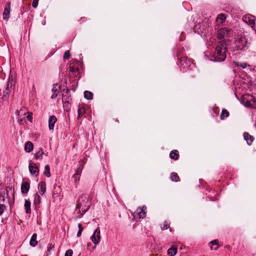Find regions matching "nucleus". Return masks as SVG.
Wrapping results in <instances>:
<instances>
[{"mask_svg":"<svg viewBox=\"0 0 256 256\" xmlns=\"http://www.w3.org/2000/svg\"><path fill=\"white\" fill-rule=\"evenodd\" d=\"M227 47L226 41H220L218 42L213 54L214 61L221 62L224 60L226 58Z\"/></svg>","mask_w":256,"mask_h":256,"instance_id":"1","label":"nucleus"},{"mask_svg":"<svg viewBox=\"0 0 256 256\" xmlns=\"http://www.w3.org/2000/svg\"><path fill=\"white\" fill-rule=\"evenodd\" d=\"M92 196L82 194L78 200L76 208L80 210L82 214L86 213L90 208L91 206Z\"/></svg>","mask_w":256,"mask_h":256,"instance_id":"2","label":"nucleus"},{"mask_svg":"<svg viewBox=\"0 0 256 256\" xmlns=\"http://www.w3.org/2000/svg\"><path fill=\"white\" fill-rule=\"evenodd\" d=\"M234 44L238 50H244L248 48L249 44L244 36H240L235 40Z\"/></svg>","mask_w":256,"mask_h":256,"instance_id":"3","label":"nucleus"},{"mask_svg":"<svg viewBox=\"0 0 256 256\" xmlns=\"http://www.w3.org/2000/svg\"><path fill=\"white\" fill-rule=\"evenodd\" d=\"M241 103L246 107H254L256 106V99L250 94H244L242 97Z\"/></svg>","mask_w":256,"mask_h":256,"instance_id":"4","label":"nucleus"},{"mask_svg":"<svg viewBox=\"0 0 256 256\" xmlns=\"http://www.w3.org/2000/svg\"><path fill=\"white\" fill-rule=\"evenodd\" d=\"M242 20L256 31V18L254 16L251 14H246L243 16Z\"/></svg>","mask_w":256,"mask_h":256,"instance_id":"5","label":"nucleus"},{"mask_svg":"<svg viewBox=\"0 0 256 256\" xmlns=\"http://www.w3.org/2000/svg\"><path fill=\"white\" fill-rule=\"evenodd\" d=\"M232 31L228 28H221L218 31L217 34L218 39L221 40L224 38L226 40L230 36ZM223 41H225L224 40Z\"/></svg>","mask_w":256,"mask_h":256,"instance_id":"6","label":"nucleus"},{"mask_svg":"<svg viewBox=\"0 0 256 256\" xmlns=\"http://www.w3.org/2000/svg\"><path fill=\"white\" fill-rule=\"evenodd\" d=\"M180 64L184 68H189L193 64L190 60L186 57H182L180 58Z\"/></svg>","mask_w":256,"mask_h":256,"instance_id":"7","label":"nucleus"},{"mask_svg":"<svg viewBox=\"0 0 256 256\" xmlns=\"http://www.w3.org/2000/svg\"><path fill=\"white\" fill-rule=\"evenodd\" d=\"M100 230L98 228L94 232L92 236L91 237L92 242L95 244H98L100 241Z\"/></svg>","mask_w":256,"mask_h":256,"instance_id":"8","label":"nucleus"},{"mask_svg":"<svg viewBox=\"0 0 256 256\" xmlns=\"http://www.w3.org/2000/svg\"><path fill=\"white\" fill-rule=\"evenodd\" d=\"M10 2H8L4 7L3 12V19L5 20H8L10 18Z\"/></svg>","mask_w":256,"mask_h":256,"instance_id":"9","label":"nucleus"},{"mask_svg":"<svg viewBox=\"0 0 256 256\" xmlns=\"http://www.w3.org/2000/svg\"><path fill=\"white\" fill-rule=\"evenodd\" d=\"M28 169L30 174L32 175L37 176L39 173V170L37 166L34 163H30Z\"/></svg>","mask_w":256,"mask_h":256,"instance_id":"10","label":"nucleus"},{"mask_svg":"<svg viewBox=\"0 0 256 256\" xmlns=\"http://www.w3.org/2000/svg\"><path fill=\"white\" fill-rule=\"evenodd\" d=\"M146 206L138 208L136 211V214L140 218H144L146 216Z\"/></svg>","mask_w":256,"mask_h":256,"instance_id":"11","label":"nucleus"},{"mask_svg":"<svg viewBox=\"0 0 256 256\" xmlns=\"http://www.w3.org/2000/svg\"><path fill=\"white\" fill-rule=\"evenodd\" d=\"M57 120L56 118L54 116H51L48 118V128L50 130H53L54 124Z\"/></svg>","mask_w":256,"mask_h":256,"instance_id":"12","label":"nucleus"},{"mask_svg":"<svg viewBox=\"0 0 256 256\" xmlns=\"http://www.w3.org/2000/svg\"><path fill=\"white\" fill-rule=\"evenodd\" d=\"M30 182H24L21 186V191L22 194H26L30 190Z\"/></svg>","mask_w":256,"mask_h":256,"instance_id":"13","label":"nucleus"},{"mask_svg":"<svg viewBox=\"0 0 256 256\" xmlns=\"http://www.w3.org/2000/svg\"><path fill=\"white\" fill-rule=\"evenodd\" d=\"M244 138L249 146L252 144L254 141V137L252 136L245 132L244 133Z\"/></svg>","mask_w":256,"mask_h":256,"instance_id":"14","label":"nucleus"},{"mask_svg":"<svg viewBox=\"0 0 256 256\" xmlns=\"http://www.w3.org/2000/svg\"><path fill=\"white\" fill-rule=\"evenodd\" d=\"M34 149V145L32 143L30 142H27L24 145V150L27 152H30Z\"/></svg>","mask_w":256,"mask_h":256,"instance_id":"15","label":"nucleus"},{"mask_svg":"<svg viewBox=\"0 0 256 256\" xmlns=\"http://www.w3.org/2000/svg\"><path fill=\"white\" fill-rule=\"evenodd\" d=\"M30 206H31V203H30V200H26L24 206L25 212L28 214H30L31 213Z\"/></svg>","mask_w":256,"mask_h":256,"instance_id":"16","label":"nucleus"},{"mask_svg":"<svg viewBox=\"0 0 256 256\" xmlns=\"http://www.w3.org/2000/svg\"><path fill=\"white\" fill-rule=\"evenodd\" d=\"M34 204L36 208H38L39 204L41 202L40 196L38 194H34Z\"/></svg>","mask_w":256,"mask_h":256,"instance_id":"17","label":"nucleus"},{"mask_svg":"<svg viewBox=\"0 0 256 256\" xmlns=\"http://www.w3.org/2000/svg\"><path fill=\"white\" fill-rule=\"evenodd\" d=\"M38 190L41 195H43L46 190V184L44 182H41L38 184Z\"/></svg>","mask_w":256,"mask_h":256,"instance_id":"18","label":"nucleus"},{"mask_svg":"<svg viewBox=\"0 0 256 256\" xmlns=\"http://www.w3.org/2000/svg\"><path fill=\"white\" fill-rule=\"evenodd\" d=\"M84 162L83 160H80L78 162V166L76 170L78 174H81L82 169L84 168Z\"/></svg>","mask_w":256,"mask_h":256,"instance_id":"19","label":"nucleus"},{"mask_svg":"<svg viewBox=\"0 0 256 256\" xmlns=\"http://www.w3.org/2000/svg\"><path fill=\"white\" fill-rule=\"evenodd\" d=\"M37 235L36 234H34L30 238V246L34 247L36 246L38 242L36 240Z\"/></svg>","mask_w":256,"mask_h":256,"instance_id":"20","label":"nucleus"},{"mask_svg":"<svg viewBox=\"0 0 256 256\" xmlns=\"http://www.w3.org/2000/svg\"><path fill=\"white\" fill-rule=\"evenodd\" d=\"M44 154V153L42 148H40L34 154V158L36 160H42Z\"/></svg>","mask_w":256,"mask_h":256,"instance_id":"21","label":"nucleus"},{"mask_svg":"<svg viewBox=\"0 0 256 256\" xmlns=\"http://www.w3.org/2000/svg\"><path fill=\"white\" fill-rule=\"evenodd\" d=\"M235 66L236 67H240L243 69L250 68V66L246 62H234Z\"/></svg>","mask_w":256,"mask_h":256,"instance_id":"22","label":"nucleus"},{"mask_svg":"<svg viewBox=\"0 0 256 256\" xmlns=\"http://www.w3.org/2000/svg\"><path fill=\"white\" fill-rule=\"evenodd\" d=\"M170 156L172 159H174V160H178L179 156L178 151L177 150H173L171 151Z\"/></svg>","mask_w":256,"mask_h":256,"instance_id":"23","label":"nucleus"},{"mask_svg":"<svg viewBox=\"0 0 256 256\" xmlns=\"http://www.w3.org/2000/svg\"><path fill=\"white\" fill-rule=\"evenodd\" d=\"M177 252V248L172 246L168 250V253L170 256H174Z\"/></svg>","mask_w":256,"mask_h":256,"instance_id":"24","label":"nucleus"},{"mask_svg":"<svg viewBox=\"0 0 256 256\" xmlns=\"http://www.w3.org/2000/svg\"><path fill=\"white\" fill-rule=\"evenodd\" d=\"M84 97L87 100H92L93 94L91 92L86 90L84 92Z\"/></svg>","mask_w":256,"mask_h":256,"instance_id":"25","label":"nucleus"},{"mask_svg":"<svg viewBox=\"0 0 256 256\" xmlns=\"http://www.w3.org/2000/svg\"><path fill=\"white\" fill-rule=\"evenodd\" d=\"M44 174L48 178L50 176V168L48 165L45 166Z\"/></svg>","mask_w":256,"mask_h":256,"instance_id":"26","label":"nucleus"},{"mask_svg":"<svg viewBox=\"0 0 256 256\" xmlns=\"http://www.w3.org/2000/svg\"><path fill=\"white\" fill-rule=\"evenodd\" d=\"M27 110L25 108H22L19 111H18L16 112V114H18V116H24L26 115V114H28Z\"/></svg>","mask_w":256,"mask_h":256,"instance_id":"27","label":"nucleus"},{"mask_svg":"<svg viewBox=\"0 0 256 256\" xmlns=\"http://www.w3.org/2000/svg\"><path fill=\"white\" fill-rule=\"evenodd\" d=\"M6 196L8 198V200H9V199H10L9 192H10L14 196V188L12 187L8 186V188H6Z\"/></svg>","mask_w":256,"mask_h":256,"instance_id":"28","label":"nucleus"},{"mask_svg":"<svg viewBox=\"0 0 256 256\" xmlns=\"http://www.w3.org/2000/svg\"><path fill=\"white\" fill-rule=\"evenodd\" d=\"M229 116V113L226 110L224 109L222 110L220 118L221 120H223L227 118Z\"/></svg>","mask_w":256,"mask_h":256,"instance_id":"29","label":"nucleus"},{"mask_svg":"<svg viewBox=\"0 0 256 256\" xmlns=\"http://www.w3.org/2000/svg\"><path fill=\"white\" fill-rule=\"evenodd\" d=\"M13 84H14V80H13L12 78H9V79L8 81V82H7L6 88L5 90H10V88H12Z\"/></svg>","mask_w":256,"mask_h":256,"instance_id":"30","label":"nucleus"},{"mask_svg":"<svg viewBox=\"0 0 256 256\" xmlns=\"http://www.w3.org/2000/svg\"><path fill=\"white\" fill-rule=\"evenodd\" d=\"M170 179L174 182L179 181V177L176 173L172 172L170 176Z\"/></svg>","mask_w":256,"mask_h":256,"instance_id":"31","label":"nucleus"},{"mask_svg":"<svg viewBox=\"0 0 256 256\" xmlns=\"http://www.w3.org/2000/svg\"><path fill=\"white\" fill-rule=\"evenodd\" d=\"M10 93V90H4L3 95H2V100H6L8 98Z\"/></svg>","mask_w":256,"mask_h":256,"instance_id":"32","label":"nucleus"},{"mask_svg":"<svg viewBox=\"0 0 256 256\" xmlns=\"http://www.w3.org/2000/svg\"><path fill=\"white\" fill-rule=\"evenodd\" d=\"M62 102H70L71 101V98L70 96H67L66 94H62Z\"/></svg>","mask_w":256,"mask_h":256,"instance_id":"33","label":"nucleus"},{"mask_svg":"<svg viewBox=\"0 0 256 256\" xmlns=\"http://www.w3.org/2000/svg\"><path fill=\"white\" fill-rule=\"evenodd\" d=\"M85 112V110L84 107L82 108H78V118L82 116Z\"/></svg>","mask_w":256,"mask_h":256,"instance_id":"34","label":"nucleus"},{"mask_svg":"<svg viewBox=\"0 0 256 256\" xmlns=\"http://www.w3.org/2000/svg\"><path fill=\"white\" fill-rule=\"evenodd\" d=\"M226 18V16L223 14H218L217 17V20H220L222 23L223 22H224Z\"/></svg>","mask_w":256,"mask_h":256,"instance_id":"35","label":"nucleus"},{"mask_svg":"<svg viewBox=\"0 0 256 256\" xmlns=\"http://www.w3.org/2000/svg\"><path fill=\"white\" fill-rule=\"evenodd\" d=\"M59 88L60 86L58 84H54L53 88H52V92L55 94H58Z\"/></svg>","mask_w":256,"mask_h":256,"instance_id":"36","label":"nucleus"},{"mask_svg":"<svg viewBox=\"0 0 256 256\" xmlns=\"http://www.w3.org/2000/svg\"><path fill=\"white\" fill-rule=\"evenodd\" d=\"M54 244H49V246L48 248V250L46 252V255L48 256L50 254V252L52 250H54Z\"/></svg>","mask_w":256,"mask_h":256,"instance_id":"37","label":"nucleus"},{"mask_svg":"<svg viewBox=\"0 0 256 256\" xmlns=\"http://www.w3.org/2000/svg\"><path fill=\"white\" fill-rule=\"evenodd\" d=\"M70 50H68L64 52L63 58H64V60H68L70 58Z\"/></svg>","mask_w":256,"mask_h":256,"instance_id":"38","label":"nucleus"},{"mask_svg":"<svg viewBox=\"0 0 256 256\" xmlns=\"http://www.w3.org/2000/svg\"><path fill=\"white\" fill-rule=\"evenodd\" d=\"M80 174H78L76 172L74 174L73 178H74V181L75 182H78L80 180Z\"/></svg>","mask_w":256,"mask_h":256,"instance_id":"39","label":"nucleus"},{"mask_svg":"<svg viewBox=\"0 0 256 256\" xmlns=\"http://www.w3.org/2000/svg\"><path fill=\"white\" fill-rule=\"evenodd\" d=\"M6 206L4 204H0V216H2L5 210Z\"/></svg>","mask_w":256,"mask_h":256,"instance_id":"40","label":"nucleus"},{"mask_svg":"<svg viewBox=\"0 0 256 256\" xmlns=\"http://www.w3.org/2000/svg\"><path fill=\"white\" fill-rule=\"evenodd\" d=\"M64 108V110L66 111H68L70 108V102H64L63 103Z\"/></svg>","mask_w":256,"mask_h":256,"instance_id":"41","label":"nucleus"},{"mask_svg":"<svg viewBox=\"0 0 256 256\" xmlns=\"http://www.w3.org/2000/svg\"><path fill=\"white\" fill-rule=\"evenodd\" d=\"M28 115L26 116L28 120L30 121V122H32V114L30 112H28Z\"/></svg>","mask_w":256,"mask_h":256,"instance_id":"42","label":"nucleus"},{"mask_svg":"<svg viewBox=\"0 0 256 256\" xmlns=\"http://www.w3.org/2000/svg\"><path fill=\"white\" fill-rule=\"evenodd\" d=\"M170 227V224L166 222L164 223L162 227V230H167Z\"/></svg>","mask_w":256,"mask_h":256,"instance_id":"43","label":"nucleus"},{"mask_svg":"<svg viewBox=\"0 0 256 256\" xmlns=\"http://www.w3.org/2000/svg\"><path fill=\"white\" fill-rule=\"evenodd\" d=\"M70 70L71 72H74L78 71V68L74 66H70Z\"/></svg>","mask_w":256,"mask_h":256,"instance_id":"44","label":"nucleus"},{"mask_svg":"<svg viewBox=\"0 0 256 256\" xmlns=\"http://www.w3.org/2000/svg\"><path fill=\"white\" fill-rule=\"evenodd\" d=\"M38 0H33L32 3V6L33 8H36L38 6Z\"/></svg>","mask_w":256,"mask_h":256,"instance_id":"45","label":"nucleus"},{"mask_svg":"<svg viewBox=\"0 0 256 256\" xmlns=\"http://www.w3.org/2000/svg\"><path fill=\"white\" fill-rule=\"evenodd\" d=\"M72 253L73 252L72 250H68L65 253L64 256H72Z\"/></svg>","mask_w":256,"mask_h":256,"instance_id":"46","label":"nucleus"},{"mask_svg":"<svg viewBox=\"0 0 256 256\" xmlns=\"http://www.w3.org/2000/svg\"><path fill=\"white\" fill-rule=\"evenodd\" d=\"M6 198L0 192V202H4Z\"/></svg>","mask_w":256,"mask_h":256,"instance_id":"47","label":"nucleus"},{"mask_svg":"<svg viewBox=\"0 0 256 256\" xmlns=\"http://www.w3.org/2000/svg\"><path fill=\"white\" fill-rule=\"evenodd\" d=\"M211 244H212V245H216V246H217L218 245V240H214L210 242Z\"/></svg>","mask_w":256,"mask_h":256,"instance_id":"48","label":"nucleus"},{"mask_svg":"<svg viewBox=\"0 0 256 256\" xmlns=\"http://www.w3.org/2000/svg\"><path fill=\"white\" fill-rule=\"evenodd\" d=\"M78 230H82V231L83 230V228H82L81 224H78Z\"/></svg>","mask_w":256,"mask_h":256,"instance_id":"49","label":"nucleus"},{"mask_svg":"<svg viewBox=\"0 0 256 256\" xmlns=\"http://www.w3.org/2000/svg\"><path fill=\"white\" fill-rule=\"evenodd\" d=\"M57 96H58V94H55L54 92L52 95L51 96V98L54 99Z\"/></svg>","mask_w":256,"mask_h":256,"instance_id":"50","label":"nucleus"},{"mask_svg":"<svg viewBox=\"0 0 256 256\" xmlns=\"http://www.w3.org/2000/svg\"><path fill=\"white\" fill-rule=\"evenodd\" d=\"M82 232V230H78V233H77L78 237H80L81 236Z\"/></svg>","mask_w":256,"mask_h":256,"instance_id":"51","label":"nucleus"},{"mask_svg":"<svg viewBox=\"0 0 256 256\" xmlns=\"http://www.w3.org/2000/svg\"><path fill=\"white\" fill-rule=\"evenodd\" d=\"M22 118L18 119V122H19L20 124H22Z\"/></svg>","mask_w":256,"mask_h":256,"instance_id":"52","label":"nucleus"},{"mask_svg":"<svg viewBox=\"0 0 256 256\" xmlns=\"http://www.w3.org/2000/svg\"><path fill=\"white\" fill-rule=\"evenodd\" d=\"M68 92H69V89L67 88L66 90V94H68Z\"/></svg>","mask_w":256,"mask_h":256,"instance_id":"53","label":"nucleus"},{"mask_svg":"<svg viewBox=\"0 0 256 256\" xmlns=\"http://www.w3.org/2000/svg\"><path fill=\"white\" fill-rule=\"evenodd\" d=\"M218 248V246H216V248H214V249L215 250H216Z\"/></svg>","mask_w":256,"mask_h":256,"instance_id":"54","label":"nucleus"},{"mask_svg":"<svg viewBox=\"0 0 256 256\" xmlns=\"http://www.w3.org/2000/svg\"><path fill=\"white\" fill-rule=\"evenodd\" d=\"M72 90H73L74 91H75L76 88H72Z\"/></svg>","mask_w":256,"mask_h":256,"instance_id":"55","label":"nucleus"}]
</instances>
